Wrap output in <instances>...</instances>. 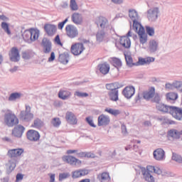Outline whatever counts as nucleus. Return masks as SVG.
<instances>
[{
  "mask_svg": "<svg viewBox=\"0 0 182 182\" xmlns=\"http://www.w3.org/2000/svg\"><path fill=\"white\" fill-rule=\"evenodd\" d=\"M24 150L22 148L9 149L8 151V156L10 157V160L7 164L9 171H14L15 167H16V163L18 162V157L22 156Z\"/></svg>",
  "mask_w": 182,
  "mask_h": 182,
  "instance_id": "obj_1",
  "label": "nucleus"
},
{
  "mask_svg": "<svg viewBox=\"0 0 182 182\" xmlns=\"http://www.w3.org/2000/svg\"><path fill=\"white\" fill-rule=\"evenodd\" d=\"M4 123L8 127H14L19 123V119L12 112L9 111L4 114Z\"/></svg>",
  "mask_w": 182,
  "mask_h": 182,
  "instance_id": "obj_2",
  "label": "nucleus"
},
{
  "mask_svg": "<svg viewBox=\"0 0 182 182\" xmlns=\"http://www.w3.org/2000/svg\"><path fill=\"white\" fill-rule=\"evenodd\" d=\"M129 18L132 21H133V29H139L141 26L140 23V16L135 9L129 10Z\"/></svg>",
  "mask_w": 182,
  "mask_h": 182,
  "instance_id": "obj_3",
  "label": "nucleus"
},
{
  "mask_svg": "<svg viewBox=\"0 0 182 182\" xmlns=\"http://www.w3.org/2000/svg\"><path fill=\"white\" fill-rule=\"evenodd\" d=\"M33 113H31V108L29 105H26V109L22 110L20 112V119L22 122H25L26 123L31 122V120H33Z\"/></svg>",
  "mask_w": 182,
  "mask_h": 182,
  "instance_id": "obj_4",
  "label": "nucleus"
},
{
  "mask_svg": "<svg viewBox=\"0 0 182 182\" xmlns=\"http://www.w3.org/2000/svg\"><path fill=\"white\" fill-rule=\"evenodd\" d=\"M160 16V8L153 7L147 11L146 17L149 22H156Z\"/></svg>",
  "mask_w": 182,
  "mask_h": 182,
  "instance_id": "obj_5",
  "label": "nucleus"
},
{
  "mask_svg": "<svg viewBox=\"0 0 182 182\" xmlns=\"http://www.w3.org/2000/svg\"><path fill=\"white\" fill-rule=\"evenodd\" d=\"M63 161L73 167H80L82 166V161L72 155H68L63 156Z\"/></svg>",
  "mask_w": 182,
  "mask_h": 182,
  "instance_id": "obj_6",
  "label": "nucleus"
},
{
  "mask_svg": "<svg viewBox=\"0 0 182 182\" xmlns=\"http://www.w3.org/2000/svg\"><path fill=\"white\" fill-rule=\"evenodd\" d=\"M65 33L70 39H75L79 36V30L72 24H68L65 26Z\"/></svg>",
  "mask_w": 182,
  "mask_h": 182,
  "instance_id": "obj_7",
  "label": "nucleus"
},
{
  "mask_svg": "<svg viewBox=\"0 0 182 182\" xmlns=\"http://www.w3.org/2000/svg\"><path fill=\"white\" fill-rule=\"evenodd\" d=\"M134 31H135V32L138 34L139 43L141 45L147 43L148 36L147 33H146V31H144V26H141L140 27H138L137 29H134Z\"/></svg>",
  "mask_w": 182,
  "mask_h": 182,
  "instance_id": "obj_8",
  "label": "nucleus"
},
{
  "mask_svg": "<svg viewBox=\"0 0 182 182\" xmlns=\"http://www.w3.org/2000/svg\"><path fill=\"white\" fill-rule=\"evenodd\" d=\"M86 48L82 43H75L71 46L70 51L74 56H79Z\"/></svg>",
  "mask_w": 182,
  "mask_h": 182,
  "instance_id": "obj_9",
  "label": "nucleus"
},
{
  "mask_svg": "<svg viewBox=\"0 0 182 182\" xmlns=\"http://www.w3.org/2000/svg\"><path fill=\"white\" fill-rule=\"evenodd\" d=\"M129 37L136 38V35L132 33V31H129L127 36H124L120 39V45L125 48L126 49H129L130 46H132V41H130V38Z\"/></svg>",
  "mask_w": 182,
  "mask_h": 182,
  "instance_id": "obj_10",
  "label": "nucleus"
},
{
  "mask_svg": "<svg viewBox=\"0 0 182 182\" xmlns=\"http://www.w3.org/2000/svg\"><path fill=\"white\" fill-rule=\"evenodd\" d=\"M141 174L144 181L156 182V177H154V174L153 172L149 171L147 167L141 169Z\"/></svg>",
  "mask_w": 182,
  "mask_h": 182,
  "instance_id": "obj_11",
  "label": "nucleus"
},
{
  "mask_svg": "<svg viewBox=\"0 0 182 182\" xmlns=\"http://www.w3.org/2000/svg\"><path fill=\"white\" fill-rule=\"evenodd\" d=\"M154 159L156 161H164L166 160V151L161 148H158L153 152Z\"/></svg>",
  "mask_w": 182,
  "mask_h": 182,
  "instance_id": "obj_12",
  "label": "nucleus"
},
{
  "mask_svg": "<svg viewBox=\"0 0 182 182\" xmlns=\"http://www.w3.org/2000/svg\"><path fill=\"white\" fill-rule=\"evenodd\" d=\"M95 23L97 25V26H100L102 31H106V29H107L110 26L107 18L103 16L97 17L95 20Z\"/></svg>",
  "mask_w": 182,
  "mask_h": 182,
  "instance_id": "obj_13",
  "label": "nucleus"
},
{
  "mask_svg": "<svg viewBox=\"0 0 182 182\" xmlns=\"http://www.w3.org/2000/svg\"><path fill=\"white\" fill-rule=\"evenodd\" d=\"M169 114L176 120H181L182 119V108L177 107H171Z\"/></svg>",
  "mask_w": 182,
  "mask_h": 182,
  "instance_id": "obj_14",
  "label": "nucleus"
},
{
  "mask_svg": "<svg viewBox=\"0 0 182 182\" xmlns=\"http://www.w3.org/2000/svg\"><path fill=\"white\" fill-rule=\"evenodd\" d=\"M157 50H159V41L151 39L148 43L147 51L149 53H156Z\"/></svg>",
  "mask_w": 182,
  "mask_h": 182,
  "instance_id": "obj_15",
  "label": "nucleus"
},
{
  "mask_svg": "<svg viewBox=\"0 0 182 182\" xmlns=\"http://www.w3.org/2000/svg\"><path fill=\"white\" fill-rule=\"evenodd\" d=\"M110 124V117L105 115L104 114H100L97 118V126L106 127Z\"/></svg>",
  "mask_w": 182,
  "mask_h": 182,
  "instance_id": "obj_16",
  "label": "nucleus"
},
{
  "mask_svg": "<svg viewBox=\"0 0 182 182\" xmlns=\"http://www.w3.org/2000/svg\"><path fill=\"white\" fill-rule=\"evenodd\" d=\"M28 140L30 141H38L41 139V134L38 131L30 129L26 133Z\"/></svg>",
  "mask_w": 182,
  "mask_h": 182,
  "instance_id": "obj_17",
  "label": "nucleus"
},
{
  "mask_svg": "<svg viewBox=\"0 0 182 182\" xmlns=\"http://www.w3.org/2000/svg\"><path fill=\"white\" fill-rule=\"evenodd\" d=\"M136 92V89L133 86H128L126 87L123 91L122 95L126 97V99H132L133 96L134 95V93Z\"/></svg>",
  "mask_w": 182,
  "mask_h": 182,
  "instance_id": "obj_18",
  "label": "nucleus"
},
{
  "mask_svg": "<svg viewBox=\"0 0 182 182\" xmlns=\"http://www.w3.org/2000/svg\"><path fill=\"white\" fill-rule=\"evenodd\" d=\"M44 53H50L52 50V42L46 38H43L41 42Z\"/></svg>",
  "mask_w": 182,
  "mask_h": 182,
  "instance_id": "obj_19",
  "label": "nucleus"
},
{
  "mask_svg": "<svg viewBox=\"0 0 182 182\" xmlns=\"http://www.w3.org/2000/svg\"><path fill=\"white\" fill-rule=\"evenodd\" d=\"M24 132H25V127L19 124L14 128V129L12 130V134L13 136H14V137H18V139H21Z\"/></svg>",
  "mask_w": 182,
  "mask_h": 182,
  "instance_id": "obj_20",
  "label": "nucleus"
},
{
  "mask_svg": "<svg viewBox=\"0 0 182 182\" xmlns=\"http://www.w3.org/2000/svg\"><path fill=\"white\" fill-rule=\"evenodd\" d=\"M154 93H156V88L151 87L149 90L144 91L143 97L145 100H151L154 97Z\"/></svg>",
  "mask_w": 182,
  "mask_h": 182,
  "instance_id": "obj_21",
  "label": "nucleus"
},
{
  "mask_svg": "<svg viewBox=\"0 0 182 182\" xmlns=\"http://www.w3.org/2000/svg\"><path fill=\"white\" fill-rule=\"evenodd\" d=\"M97 69L102 75H107L110 72V65L107 62L100 63L97 65Z\"/></svg>",
  "mask_w": 182,
  "mask_h": 182,
  "instance_id": "obj_22",
  "label": "nucleus"
},
{
  "mask_svg": "<svg viewBox=\"0 0 182 182\" xmlns=\"http://www.w3.org/2000/svg\"><path fill=\"white\" fill-rule=\"evenodd\" d=\"M65 119L70 124H77V118L72 112H67L65 114Z\"/></svg>",
  "mask_w": 182,
  "mask_h": 182,
  "instance_id": "obj_23",
  "label": "nucleus"
},
{
  "mask_svg": "<svg viewBox=\"0 0 182 182\" xmlns=\"http://www.w3.org/2000/svg\"><path fill=\"white\" fill-rule=\"evenodd\" d=\"M9 56L12 62H19V59H21V56L19 55V50H18V48L15 47L11 48Z\"/></svg>",
  "mask_w": 182,
  "mask_h": 182,
  "instance_id": "obj_24",
  "label": "nucleus"
},
{
  "mask_svg": "<svg viewBox=\"0 0 182 182\" xmlns=\"http://www.w3.org/2000/svg\"><path fill=\"white\" fill-rule=\"evenodd\" d=\"M156 109L161 113H170V110L171 109V106L165 105L164 103H158L156 105Z\"/></svg>",
  "mask_w": 182,
  "mask_h": 182,
  "instance_id": "obj_25",
  "label": "nucleus"
},
{
  "mask_svg": "<svg viewBox=\"0 0 182 182\" xmlns=\"http://www.w3.org/2000/svg\"><path fill=\"white\" fill-rule=\"evenodd\" d=\"M97 180L100 182H109L111 180L109 172H102L97 175Z\"/></svg>",
  "mask_w": 182,
  "mask_h": 182,
  "instance_id": "obj_26",
  "label": "nucleus"
},
{
  "mask_svg": "<svg viewBox=\"0 0 182 182\" xmlns=\"http://www.w3.org/2000/svg\"><path fill=\"white\" fill-rule=\"evenodd\" d=\"M44 29L48 36H53L57 31L56 26L53 24H46L44 26Z\"/></svg>",
  "mask_w": 182,
  "mask_h": 182,
  "instance_id": "obj_27",
  "label": "nucleus"
},
{
  "mask_svg": "<svg viewBox=\"0 0 182 182\" xmlns=\"http://www.w3.org/2000/svg\"><path fill=\"white\" fill-rule=\"evenodd\" d=\"M146 167L149 171L154 174H156L157 176H164V174H163V169L159 166L148 165Z\"/></svg>",
  "mask_w": 182,
  "mask_h": 182,
  "instance_id": "obj_28",
  "label": "nucleus"
},
{
  "mask_svg": "<svg viewBox=\"0 0 182 182\" xmlns=\"http://www.w3.org/2000/svg\"><path fill=\"white\" fill-rule=\"evenodd\" d=\"M89 174V171L86 169H79L73 171L72 177L73 178H79V177H83V176H87Z\"/></svg>",
  "mask_w": 182,
  "mask_h": 182,
  "instance_id": "obj_29",
  "label": "nucleus"
},
{
  "mask_svg": "<svg viewBox=\"0 0 182 182\" xmlns=\"http://www.w3.org/2000/svg\"><path fill=\"white\" fill-rule=\"evenodd\" d=\"M70 96H72V92L67 90H60L58 92V97L62 100H68L70 99Z\"/></svg>",
  "mask_w": 182,
  "mask_h": 182,
  "instance_id": "obj_30",
  "label": "nucleus"
},
{
  "mask_svg": "<svg viewBox=\"0 0 182 182\" xmlns=\"http://www.w3.org/2000/svg\"><path fill=\"white\" fill-rule=\"evenodd\" d=\"M71 19L75 25H80L83 21L82 14L79 13H74L71 16Z\"/></svg>",
  "mask_w": 182,
  "mask_h": 182,
  "instance_id": "obj_31",
  "label": "nucleus"
},
{
  "mask_svg": "<svg viewBox=\"0 0 182 182\" xmlns=\"http://www.w3.org/2000/svg\"><path fill=\"white\" fill-rule=\"evenodd\" d=\"M107 35H109V33L106 32V30L98 31L96 34L97 42H103V41H105V38L107 37Z\"/></svg>",
  "mask_w": 182,
  "mask_h": 182,
  "instance_id": "obj_32",
  "label": "nucleus"
},
{
  "mask_svg": "<svg viewBox=\"0 0 182 182\" xmlns=\"http://www.w3.org/2000/svg\"><path fill=\"white\" fill-rule=\"evenodd\" d=\"M76 156L78 159H85V157H87V159H95V154L92 152H83L79 150L77 151Z\"/></svg>",
  "mask_w": 182,
  "mask_h": 182,
  "instance_id": "obj_33",
  "label": "nucleus"
},
{
  "mask_svg": "<svg viewBox=\"0 0 182 182\" xmlns=\"http://www.w3.org/2000/svg\"><path fill=\"white\" fill-rule=\"evenodd\" d=\"M70 59L69 53H63L59 55L58 60L63 65H68Z\"/></svg>",
  "mask_w": 182,
  "mask_h": 182,
  "instance_id": "obj_34",
  "label": "nucleus"
},
{
  "mask_svg": "<svg viewBox=\"0 0 182 182\" xmlns=\"http://www.w3.org/2000/svg\"><path fill=\"white\" fill-rule=\"evenodd\" d=\"M156 60V58L153 57H146L144 58H139V65H150V63H152V62H154Z\"/></svg>",
  "mask_w": 182,
  "mask_h": 182,
  "instance_id": "obj_35",
  "label": "nucleus"
},
{
  "mask_svg": "<svg viewBox=\"0 0 182 182\" xmlns=\"http://www.w3.org/2000/svg\"><path fill=\"white\" fill-rule=\"evenodd\" d=\"M30 32L31 33V43H33V42H35V41H38V39L39 38L40 31L38 29L36 28H31Z\"/></svg>",
  "mask_w": 182,
  "mask_h": 182,
  "instance_id": "obj_36",
  "label": "nucleus"
},
{
  "mask_svg": "<svg viewBox=\"0 0 182 182\" xmlns=\"http://www.w3.org/2000/svg\"><path fill=\"white\" fill-rule=\"evenodd\" d=\"M31 30H26L22 34L23 41L27 43H32V38H31Z\"/></svg>",
  "mask_w": 182,
  "mask_h": 182,
  "instance_id": "obj_37",
  "label": "nucleus"
},
{
  "mask_svg": "<svg viewBox=\"0 0 182 182\" xmlns=\"http://www.w3.org/2000/svg\"><path fill=\"white\" fill-rule=\"evenodd\" d=\"M181 135V132L177 129H173L168 132V137H171V139H180Z\"/></svg>",
  "mask_w": 182,
  "mask_h": 182,
  "instance_id": "obj_38",
  "label": "nucleus"
},
{
  "mask_svg": "<svg viewBox=\"0 0 182 182\" xmlns=\"http://www.w3.org/2000/svg\"><path fill=\"white\" fill-rule=\"evenodd\" d=\"M35 56V53L32 50H27L22 53V58L26 60L31 59V58H33Z\"/></svg>",
  "mask_w": 182,
  "mask_h": 182,
  "instance_id": "obj_39",
  "label": "nucleus"
},
{
  "mask_svg": "<svg viewBox=\"0 0 182 182\" xmlns=\"http://www.w3.org/2000/svg\"><path fill=\"white\" fill-rule=\"evenodd\" d=\"M22 97V94L21 92H13L9 97V102H16V100H19Z\"/></svg>",
  "mask_w": 182,
  "mask_h": 182,
  "instance_id": "obj_40",
  "label": "nucleus"
},
{
  "mask_svg": "<svg viewBox=\"0 0 182 182\" xmlns=\"http://www.w3.org/2000/svg\"><path fill=\"white\" fill-rule=\"evenodd\" d=\"M108 95L110 100L112 102H117L119 100V90L110 91Z\"/></svg>",
  "mask_w": 182,
  "mask_h": 182,
  "instance_id": "obj_41",
  "label": "nucleus"
},
{
  "mask_svg": "<svg viewBox=\"0 0 182 182\" xmlns=\"http://www.w3.org/2000/svg\"><path fill=\"white\" fill-rule=\"evenodd\" d=\"M105 112L109 113V114H112V116H119L122 112L120 109H114L112 108H105Z\"/></svg>",
  "mask_w": 182,
  "mask_h": 182,
  "instance_id": "obj_42",
  "label": "nucleus"
},
{
  "mask_svg": "<svg viewBox=\"0 0 182 182\" xmlns=\"http://www.w3.org/2000/svg\"><path fill=\"white\" fill-rule=\"evenodd\" d=\"M119 87H119L118 82H114V83L106 85V89H107V90H110V92H114V90H117Z\"/></svg>",
  "mask_w": 182,
  "mask_h": 182,
  "instance_id": "obj_43",
  "label": "nucleus"
},
{
  "mask_svg": "<svg viewBox=\"0 0 182 182\" xmlns=\"http://www.w3.org/2000/svg\"><path fill=\"white\" fill-rule=\"evenodd\" d=\"M124 58L127 65L132 68V66L134 65V63H133V58H132V55L129 53H124Z\"/></svg>",
  "mask_w": 182,
  "mask_h": 182,
  "instance_id": "obj_44",
  "label": "nucleus"
},
{
  "mask_svg": "<svg viewBox=\"0 0 182 182\" xmlns=\"http://www.w3.org/2000/svg\"><path fill=\"white\" fill-rule=\"evenodd\" d=\"M111 63H112L113 65L117 69H119V68H122V60H120L119 58H112Z\"/></svg>",
  "mask_w": 182,
  "mask_h": 182,
  "instance_id": "obj_45",
  "label": "nucleus"
},
{
  "mask_svg": "<svg viewBox=\"0 0 182 182\" xmlns=\"http://www.w3.org/2000/svg\"><path fill=\"white\" fill-rule=\"evenodd\" d=\"M33 127L35 129H41V127H43V122L39 119H36L33 121Z\"/></svg>",
  "mask_w": 182,
  "mask_h": 182,
  "instance_id": "obj_46",
  "label": "nucleus"
},
{
  "mask_svg": "<svg viewBox=\"0 0 182 182\" xmlns=\"http://www.w3.org/2000/svg\"><path fill=\"white\" fill-rule=\"evenodd\" d=\"M166 96L167 100H177L178 98V95H177L176 92L167 93Z\"/></svg>",
  "mask_w": 182,
  "mask_h": 182,
  "instance_id": "obj_47",
  "label": "nucleus"
},
{
  "mask_svg": "<svg viewBox=\"0 0 182 182\" xmlns=\"http://www.w3.org/2000/svg\"><path fill=\"white\" fill-rule=\"evenodd\" d=\"M51 124L53 127H59L62 124V122L59 117L53 118L51 120Z\"/></svg>",
  "mask_w": 182,
  "mask_h": 182,
  "instance_id": "obj_48",
  "label": "nucleus"
},
{
  "mask_svg": "<svg viewBox=\"0 0 182 182\" xmlns=\"http://www.w3.org/2000/svg\"><path fill=\"white\" fill-rule=\"evenodd\" d=\"M1 28L7 33V35H11V30H9V24L6 22L1 23Z\"/></svg>",
  "mask_w": 182,
  "mask_h": 182,
  "instance_id": "obj_49",
  "label": "nucleus"
},
{
  "mask_svg": "<svg viewBox=\"0 0 182 182\" xmlns=\"http://www.w3.org/2000/svg\"><path fill=\"white\" fill-rule=\"evenodd\" d=\"M151 100L152 102H154V103H156V105H158V103H160V102L161 101V95H160V94L157 92H154V95L151 98Z\"/></svg>",
  "mask_w": 182,
  "mask_h": 182,
  "instance_id": "obj_50",
  "label": "nucleus"
},
{
  "mask_svg": "<svg viewBox=\"0 0 182 182\" xmlns=\"http://www.w3.org/2000/svg\"><path fill=\"white\" fill-rule=\"evenodd\" d=\"M70 8L71 11H77V9H79V6H77V3H76V0H70Z\"/></svg>",
  "mask_w": 182,
  "mask_h": 182,
  "instance_id": "obj_51",
  "label": "nucleus"
},
{
  "mask_svg": "<svg viewBox=\"0 0 182 182\" xmlns=\"http://www.w3.org/2000/svg\"><path fill=\"white\" fill-rule=\"evenodd\" d=\"M158 120H159V122L168 123V124H174L176 123L174 121L166 118V117H158Z\"/></svg>",
  "mask_w": 182,
  "mask_h": 182,
  "instance_id": "obj_52",
  "label": "nucleus"
},
{
  "mask_svg": "<svg viewBox=\"0 0 182 182\" xmlns=\"http://www.w3.org/2000/svg\"><path fill=\"white\" fill-rule=\"evenodd\" d=\"M146 32L149 36H153L155 33L154 28L149 26H145Z\"/></svg>",
  "mask_w": 182,
  "mask_h": 182,
  "instance_id": "obj_53",
  "label": "nucleus"
},
{
  "mask_svg": "<svg viewBox=\"0 0 182 182\" xmlns=\"http://www.w3.org/2000/svg\"><path fill=\"white\" fill-rule=\"evenodd\" d=\"M172 160H173L174 161H176V163H182L181 156H180L176 153L172 154Z\"/></svg>",
  "mask_w": 182,
  "mask_h": 182,
  "instance_id": "obj_54",
  "label": "nucleus"
},
{
  "mask_svg": "<svg viewBox=\"0 0 182 182\" xmlns=\"http://www.w3.org/2000/svg\"><path fill=\"white\" fill-rule=\"evenodd\" d=\"M173 87L174 89H178V90H181V92H182V81H174Z\"/></svg>",
  "mask_w": 182,
  "mask_h": 182,
  "instance_id": "obj_55",
  "label": "nucleus"
},
{
  "mask_svg": "<svg viewBox=\"0 0 182 182\" xmlns=\"http://www.w3.org/2000/svg\"><path fill=\"white\" fill-rule=\"evenodd\" d=\"M74 96H77V97H87V96H89V94H87V92L76 91L74 93Z\"/></svg>",
  "mask_w": 182,
  "mask_h": 182,
  "instance_id": "obj_56",
  "label": "nucleus"
},
{
  "mask_svg": "<svg viewBox=\"0 0 182 182\" xmlns=\"http://www.w3.org/2000/svg\"><path fill=\"white\" fill-rule=\"evenodd\" d=\"M105 32H108V35H116V31L112 25H109L107 29L105 30Z\"/></svg>",
  "mask_w": 182,
  "mask_h": 182,
  "instance_id": "obj_57",
  "label": "nucleus"
},
{
  "mask_svg": "<svg viewBox=\"0 0 182 182\" xmlns=\"http://www.w3.org/2000/svg\"><path fill=\"white\" fill-rule=\"evenodd\" d=\"M85 120H86L87 123H88V124H90L91 126V127H96V125L93 122V117H86Z\"/></svg>",
  "mask_w": 182,
  "mask_h": 182,
  "instance_id": "obj_58",
  "label": "nucleus"
},
{
  "mask_svg": "<svg viewBox=\"0 0 182 182\" xmlns=\"http://www.w3.org/2000/svg\"><path fill=\"white\" fill-rule=\"evenodd\" d=\"M69 21V18H65L63 22H60L58 23V29H60V31H62V29H63V26H65V24Z\"/></svg>",
  "mask_w": 182,
  "mask_h": 182,
  "instance_id": "obj_59",
  "label": "nucleus"
},
{
  "mask_svg": "<svg viewBox=\"0 0 182 182\" xmlns=\"http://www.w3.org/2000/svg\"><path fill=\"white\" fill-rule=\"evenodd\" d=\"M165 87L166 89H167L168 90H174V83H169V82H167L166 85H165Z\"/></svg>",
  "mask_w": 182,
  "mask_h": 182,
  "instance_id": "obj_60",
  "label": "nucleus"
},
{
  "mask_svg": "<svg viewBox=\"0 0 182 182\" xmlns=\"http://www.w3.org/2000/svg\"><path fill=\"white\" fill-rule=\"evenodd\" d=\"M68 177H69V173H60L59 175V178L60 181L65 180V178H68Z\"/></svg>",
  "mask_w": 182,
  "mask_h": 182,
  "instance_id": "obj_61",
  "label": "nucleus"
},
{
  "mask_svg": "<svg viewBox=\"0 0 182 182\" xmlns=\"http://www.w3.org/2000/svg\"><path fill=\"white\" fill-rule=\"evenodd\" d=\"M55 42L57 43V45H59L60 46H63V44L62 42H60V38L59 37V35H57L55 38Z\"/></svg>",
  "mask_w": 182,
  "mask_h": 182,
  "instance_id": "obj_62",
  "label": "nucleus"
},
{
  "mask_svg": "<svg viewBox=\"0 0 182 182\" xmlns=\"http://www.w3.org/2000/svg\"><path fill=\"white\" fill-rule=\"evenodd\" d=\"M22 180H23V175H22L21 173H18L16 175V181H22Z\"/></svg>",
  "mask_w": 182,
  "mask_h": 182,
  "instance_id": "obj_63",
  "label": "nucleus"
},
{
  "mask_svg": "<svg viewBox=\"0 0 182 182\" xmlns=\"http://www.w3.org/2000/svg\"><path fill=\"white\" fill-rule=\"evenodd\" d=\"M55 58H56L55 53L52 52L50 58H48V62H53L55 60Z\"/></svg>",
  "mask_w": 182,
  "mask_h": 182,
  "instance_id": "obj_64",
  "label": "nucleus"
}]
</instances>
